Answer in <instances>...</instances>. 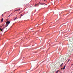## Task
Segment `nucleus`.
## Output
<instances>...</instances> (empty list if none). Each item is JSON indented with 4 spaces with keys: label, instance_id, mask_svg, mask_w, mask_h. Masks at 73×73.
Masks as SVG:
<instances>
[{
    "label": "nucleus",
    "instance_id": "nucleus-7",
    "mask_svg": "<svg viewBox=\"0 0 73 73\" xmlns=\"http://www.w3.org/2000/svg\"><path fill=\"white\" fill-rule=\"evenodd\" d=\"M58 71L57 70L56 72V73H58Z\"/></svg>",
    "mask_w": 73,
    "mask_h": 73
},
{
    "label": "nucleus",
    "instance_id": "nucleus-6",
    "mask_svg": "<svg viewBox=\"0 0 73 73\" xmlns=\"http://www.w3.org/2000/svg\"><path fill=\"white\" fill-rule=\"evenodd\" d=\"M38 5V4H35V7H36V5Z\"/></svg>",
    "mask_w": 73,
    "mask_h": 73
},
{
    "label": "nucleus",
    "instance_id": "nucleus-3",
    "mask_svg": "<svg viewBox=\"0 0 73 73\" xmlns=\"http://www.w3.org/2000/svg\"><path fill=\"white\" fill-rule=\"evenodd\" d=\"M65 66H65L63 68V69H65Z\"/></svg>",
    "mask_w": 73,
    "mask_h": 73
},
{
    "label": "nucleus",
    "instance_id": "nucleus-21",
    "mask_svg": "<svg viewBox=\"0 0 73 73\" xmlns=\"http://www.w3.org/2000/svg\"><path fill=\"white\" fill-rule=\"evenodd\" d=\"M40 2L39 3V4H40Z\"/></svg>",
    "mask_w": 73,
    "mask_h": 73
},
{
    "label": "nucleus",
    "instance_id": "nucleus-2",
    "mask_svg": "<svg viewBox=\"0 0 73 73\" xmlns=\"http://www.w3.org/2000/svg\"><path fill=\"white\" fill-rule=\"evenodd\" d=\"M0 30H1V32H2V31H3V29H1V28H0Z\"/></svg>",
    "mask_w": 73,
    "mask_h": 73
},
{
    "label": "nucleus",
    "instance_id": "nucleus-13",
    "mask_svg": "<svg viewBox=\"0 0 73 73\" xmlns=\"http://www.w3.org/2000/svg\"><path fill=\"white\" fill-rule=\"evenodd\" d=\"M21 16H23V15H22V14H21Z\"/></svg>",
    "mask_w": 73,
    "mask_h": 73
},
{
    "label": "nucleus",
    "instance_id": "nucleus-22",
    "mask_svg": "<svg viewBox=\"0 0 73 73\" xmlns=\"http://www.w3.org/2000/svg\"><path fill=\"white\" fill-rule=\"evenodd\" d=\"M68 56H70V55H68Z\"/></svg>",
    "mask_w": 73,
    "mask_h": 73
},
{
    "label": "nucleus",
    "instance_id": "nucleus-19",
    "mask_svg": "<svg viewBox=\"0 0 73 73\" xmlns=\"http://www.w3.org/2000/svg\"><path fill=\"white\" fill-rule=\"evenodd\" d=\"M20 18H21V17H20Z\"/></svg>",
    "mask_w": 73,
    "mask_h": 73
},
{
    "label": "nucleus",
    "instance_id": "nucleus-18",
    "mask_svg": "<svg viewBox=\"0 0 73 73\" xmlns=\"http://www.w3.org/2000/svg\"><path fill=\"white\" fill-rule=\"evenodd\" d=\"M68 54H70V53H68Z\"/></svg>",
    "mask_w": 73,
    "mask_h": 73
},
{
    "label": "nucleus",
    "instance_id": "nucleus-9",
    "mask_svg": "<svg viewBox=\"0 0 73 73\" xmlns=\"http://www.w3.org/2000/svg\"><path fill=\"white\" fill-rule=\"evenodd\" d=\"M17 17H16V18H15V19H14V20H16V19H17Z\"/></svg>",
    "mask_w": 73,
    "mask_h": 73
},
{
    "label": "nucleus",
    "instance_id": "nucleus-11",
    "mask_svg": "<svg viewBox=\"0 0 73 73\" xmlns=\"http://www.w3.org/2000/svg\"><path fill=\"white\" fill-rule=\"evenodd\" d=\"M69 41H70V42H72V40H69Z\"/></svg>",
    "mask_w": 73,
    "mask_h": 73
},
{
    "label": "nucleus",
    "instance_id": "nucleus-5",
    "mask_svg": "<svg viewBox=\"0 0 73 73\" xmlns=\"http://www.w3.org/2000/svg\"><path fill=\"white\" fill-rule=\"evenodd\" d=\"M40 5H44V3H40Z\"/></svg>",
    "mask_w": 73,
    "mask_h": 73
},
{
    "label": "nucleus",
    "instance_id": "nucleus-14",
    "mask_svg": "<svg viewBox=\"0 0 73 73\" xmlns=\"http://www.w3.org/2000/svg\"><path fill=\"white\" fill-rule=\"evenodd\" d=\"M69 61H70V60L69 59L68 60V62H69Z\"/></svg>",
    "mask_w": 73,
    "mask_h": 73
},
{
    "label": "nucleus",
    "instance_id": "nucleus-23",
    "mask_svg": "<svg viewBox=\"0 0 73 73\" xmlns=\"http://www.w3.org/2000/svg\"><path fill=\"white\" fill-rule=\"evenodd\" d=\"M3 14H2V16H3Z\"/></svg>",
    "mask_w": 73,
    "mask_h": 73
},
{
    "label": "nucleus",
    "instance_id": "nucleus-25",
    "mask_svg": "<svg viewBox=\"0 0 73 73\" xmlns=\"http://www.w3.org/2000/svg\"><path fill=\"white\" fill-rule=\"evenodd\" d=\"M63 69V68H61V69Z\"/></svg>",
    "mask_w": 73,
    "mask_h": 73
},
{
    "label": "nucleus",
    "instance_id": "nucleus-27",
    "mask_svg": "<svg viewBox=\"0 0 73 73\" xmlns=\"http://www.w3.org/2000/svg\"><path fill=\"white\" fill-rule=\"evenodd\" d=\"M36 1L37 0H35Z\"/></svg>",
    "mask_w": 73,
    "mask_h": 73
},
{
    "label": "nucleus",
    "instance_id": "nucleus-24",
    "mask_svg": "<svg viewBox=\"0 0 73 73\" xmlns=\"http://www.w3.org/2000/svg\"><path fill=\"white\" fill-rule=\"evenodd\" d=\"M44 0V1H45L46 0Z\"/></svg>",
    "mask_w": 73,
    "mask_h": 73
},
{
    "label": "nucleus",
    "instance_id": "nucleus-16",
    "mask_svg": "<svg viewBox=\"0 0 73 73\" xmlns=\"http://www.w3.org/2000/svg\"><path fill=\"white\" fill-rule=\"evenodd\" d=\"M20 9H18V10H17V11H20Z\"/></svg>",
    "mask_w": 73,
    "mask_h": 73
},
{
    "label": "nucleus",
    "instance_id": "nucleus-1",
    "mask_svg": "<svg viewBox=\"0 0 73 73\" xmlns=\"http://www.w3.org/2000/svg\"><path fill=\"white\" fill-rule=\"evenodd\" d=\"M10 23V21H7V22H6V27H7L8 25Z\"/></svg>",
    "mask_w": 73,
    "mask_h": 73
},
{
    "label": "nucleus",
    "instance_id": "nucleus-26",
    "mask_svg": "<svg viewBox=\"0 0 73 73\" xmlns=\"http://www.w3.org/2000/svg\"><path fill=\"white\" fill-rule=\"evenodd\" d=\"M60 73H61V72H60Z\"/></svg>",
    "mask_w": 73,
    "mask_h": 73
},
{
    "label": "nucleus",
    "instance_id": "nucleus-20",
    "mask_svg": "<svg viewBox=\"0 0 73 73\" xmlns=\"http://www.w3.org/2000/svg\"><path fill=\"white\" fill-rule=\"evenodd\" d=\"M12 26H11V28H12Z\"/></svg>",
    "mask_w": 73,
    "mask_h": 73
},
{
    "label": "nucleus",
    "instance_id": "nucleus-17",
    "mask_svg": "<svg viewBox=\"0 0 73 73\" xmlns=\"http://www.w3.org/2000/svg\"><path fill=\"white\" fill-rule=\"evenodd\" d=\"M1 27H2V26H1V27H0V28H1Z\"/></svg>",
    "mask_w": 73,
    "mask_h": 73
},
{
    "label": "nucleus",
    "instance_id": "nucleus-12",
    "mask_svg": "<svg viewBox=\"0 0 73 73\" xmlns=\"http://www.w3.org/2000/svg\"><path fill=\"white\" fill-rule=\"evenodd\" d=\"M11 16V15H10L8 17H10V16Z\"/></svg>",
    "mask_w": 73,
    "mask_h": 73
},
{
    "label": "nucleus",
    "instance_id": "nucleus-4",
    "mask_svg": "<svg viewBox=\"0 0 73 73\" xmlns=\"http://www.w3.org/2000/svg\"><path fill=\"white\" fill-rule=\"evenodd\" d=\"M3 20H4V19L2 18V19L1 20V22H3Z\"/></svg>",
    "mask_w": 73,
    "mask_h": 73
},
{
    "label": "nucleus",
    "instance_id": "nucleus-8",
    "mask_svg": "<svg viewBox=\"0 0 73 73\" xmlns=\"http://www.w3.org/2000/svg\"><path fill=\"white\" fill-rule=\"evenodd\" d=\"M5 27H3L2 29H3V30H4V29H5Z\"/></svg>",
    "mask_w": 73,
    "mask_h": 73
},
{
    "label": "nucleus",
    "instance_id": "nucleus-10",
    "mask_svg": "<svg viewBox=\"0 0 73 73\" xmlns=\"http://www.w3.org/2000/svg\"><path fill=\"white\" fill-rule=\"evenodd\" d=\"M62 65H63V63H62L60 65V66L61 67L62 66Z\"/></svg>",
    "mask_w": 73,
    "mask_h": 73
},
{
    "label": "nucleus",
    "instance_id": "nucleus-15",
    "mask_svg": "<svg viewBox=\"0 0 73 73\" xmlns=\"http://www.w3.org/2000/svg\"><path fill=\"white\" fill-rule=\"evenodd\" d=\"M18 11V10H15V12H16V11Z\"/></svg>",
    "mask_w": 73,
    "mask_h": 73
}]
</instances>
